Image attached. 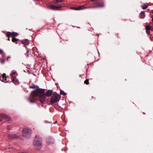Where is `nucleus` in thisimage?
Masks as SVG:
<instances>
[{"instance_id":"nucleus-10","label":"nucleus","mask_w":153,"mask_h":153,"mask_svg":"<svg viewBox=\"0 0 153 153\" xmlns=\"http://www.w3.org/2000/svg\"><path fill=\"white\" fill-rule=\"evenodd\" d=\"M21 43L24 45V46H25V48L27 49V47L26 46L28 45L29 43V41L27 39H24L20 41Z\"/></svg>"},{"instance_id":"nucleus-24","label":"nucleus","mask_w":153,"mask_h":153,"mask_svg":"<svg viewBox=\"0 0 153 153\" xmlns=\"http://www.w3.org/2000/svg\"><path fill=\"white\" fill-rule=\"evenodd\" d=\"M49 140V139H47V143L48 144H51L53 143V142H50V141Z\"/></svg>"},{"instance_id":"nucleus-22","label":"nucleus","mask_w":153,"mask_h":153,"mask_svg":"<svg viewBox=\"0 0 153 153\" xmlns=\"http://www.w3.org/2000/svg\"><path fill=\"white\" fill-rule=\"evenodd\" d=\"M60 94L61 95H64V96H65V95L66 94V93L65 92L63 91L62 90H60Z\"/></svg>"},{"instance_id":"nucleus-9","label":"nucleus","mask_w":153,"mask_h":153,"mask_svg":"<svg viewBox=\"0 0 153 153\" xmlns=\"http://www.w3.org/2000/svg\"><path fill=\"white\" fill-rule=\"evenodd\" d=\"M0 117H1V118H0V122L2 120L3 118L5 119H9L10 117L8 115L2 113L0 114Z\"/></svg>"},{"instance_id":"nucleus-14","label":"nucleus","mask_w":153,"mask_h":153,"mask_svg":"<svg viewBox=\"0 0 153 153\" xmlns=\"http://www.w3.org/2000/svg\"><path fill=\"white\" fill-rule=\"evenodd\" d=\"M11 79L12 81L15 84H17L18 82V79L15 76H12Z\"/></svg>"},{"instance_id":"nucleus-17","label":"nucleus","mask_w":153,"mask_h":153,"mask_svg":"<svg viewBox=\"0 0 153 153\" xmlns=\"http://www.w3.org/2000/svg\"><path fill=\"white\" fill-rule=\"evenodd\" d=\"M146 31H148L150 30L152 31L153 30V28L151 26L149 25H147L146 27Z\"/></svg>"},{"instance_id":"nucleus-29","label":"nucleus","mask_w":153,"mask_h":153,"mask_svg":"<svg viewBox=\"0 0 153 153\" xmlns=\"http://www.w3.org/2000/svg\"><path fill=\"white\" fill-rule=\"evenodd\" d=\"M146 31L147 32V34H149V35H152L151 34V33H150V32L149 31Z\"/></svg>"},{"instance_id":"nucleus-30","label":"nucleus","mask_w":153,"mask_h":153,"mask_svg":"<svg viewBox=\"0 0 153 153\" xmlns=\"http://www.w3.org/2000/svg\"><path fill=\"white\" fill-rule=\"evenodd\" d=\"M11 58L10 56H8L7 57V61H8V59L9 58Z\"/></svg>"},{"instance_id":"nucleus-26","label":"nucleus","mask_w":153,"mask_h":153,"mask_svg":"<svg viewBox=\"0 0 153 153\" xmlns=\"http://www.w3.org/2000/svg\"><path fill=\"white\" fill-rule=\"evenodd\" d=\"M84 83L86 85H88L89 84L88 79H86L84 81Z\"/></svg>"},{"instance_id":"nucleus-25","label":"nucleus","mask_w":153,"mask_h":153,"mask_svg":"<svg viewBox=\"0 0 153 153\" xmlns=\"http://www.w3.org/2000/svg\"><path fill=\"white\" fill-rule=\"evenodd\" d=\"M55 4H57L58 2H61L63 1V0H55Z\"/></svg>"},{"instance_id":"nucleus-35","label":"nucleus","mask_w":153,"mask_h":153,"mask_svg":"<svg viewBox=\"0 0 153 153\" xmlns=\"http://www.w3.org/2000/svg\"><path fill=\"white\" fill-rule=\"evenodd\" d=\"M49 139V140H52V141H53V140H52L51 139Z\"/></svg>"},{"instance_id":"nucleus-4","label":"nucleus","mask_w":153,"mask_h":153,"mask_svg":"<svg viewBox=\"0 0 153 153\" xmlns=\"http://www.w3.org/2000/svg\"><path fill=\"white\" fill-rule=\"evenodd\" d=\"M22 135L26 138L30 137L31 133V130L29 128H24L22 130Z\"/></svg>"},{"instance_id":"nucleus-15","label":"nucleus","mask_w":153,"mask_h":153,"mask_svg":"<svg viewBox=\"0 0 153 153\" xmlns=\"http://www.w3.org/2000/svg\"><path fill=\"white\" fill-rule=\"evenodd\" d=\"M34 97H32L30 95V97L29 98V101L31 103H34L36 102V100L34 99Z\"/></svg>"},{"instance_id":"nucleus-16","label":"nucleus","mask_w":153,"mask_h":153,"mask_svg":"<svg viewBox=\"0 0 153 153\" xmlns=\"http://www.w3.org/2000/svg\"><path fill=\"white\" fill-rule=\"evenodd\" d=\"M19 41V39H17L15 37H13L12 38V41L13 42L15 43L16 44Z\"/></svg>"},{"instance_id":"nucleus-23","label":"nucleus","mask_w":153,"mask_h":153,"mask_svg":"<svg viewBox=\"0 0 153 153\" xmlns=\"http://www.w3.org/2000/svg\"><path fill=\"white\" fill-rule=\"evenodd\" d=\"M5 60L4 59H2L0 58V62L1 64H3L4 63Z\"/></svg>"},{"instance_id":"nucleus-19","label":"nucleus","mask_w":153,"mask_h":153,"mask_svg":"<svg viewBox=\"0 0 153 153\" xmlns=\"http://www.w3.org/2000/svg\"><path fill=\"white\" fill-rule=\"evenodd\" d=\"M140 16L142 18H144L145 16V13L143 11H142L140 14Z\"/></svg>"},{"instance_id":"nucleus-36","label":"nucleus","mask_w":153,"mask_h":153,"mask_svg":"<svg viewBox=\"0 0 153 153\" xmlns=\"http://www.w3.org/2000/svg\"><path fill=\"white\" fill-rule=\"evenodd\" d=\"M143 114H145V113H144V112H143Z\"/></svg>"},{"instance_id":"nucleus-13","label":"nucleus","mask_w":153,"mask_h":153,"mask_svg":"<svg viewBox=\"0 0 153 153\" xmlns=\"http://www.w3.org/2000/svg\"><path fill=\"white\" fill-rule=\"evenodd\" d=\"M52 92L53 91L52 90H48L46 92V93L45 94V97L46 96L48 97H49L52 94Z\"/></svg>"},{"instance_id":"nucleus-18","label":"nucleus","mask_w":153,"mask_h":153,"mask_svg":"<svg viewBox=\"0 0 153 153\" xmlns=\"http://www.w3.org/2000/svg\"><path fill=\"white\" fill-rule=\"evenodd\" d=\"M39 87L37 85L35 84H32L31 85L29 86V88H38Z\"/></svg>"},{"instance_id":"nucleus-27","label":"nucleus","mask_w":153,"mask_h":153,"mask_svg":"<svg viewBox=\"0 0 153 153\" xmlns=\"http://www.w3.org/2000/svg\"><path fill=\"white\" fill-rule=\"evenodd\" d=\"M3 53V51L1 49H0V54H2Z\"/></svg>"},{"instance_id":"nucleus-21","label":"nucleus","mask_w":153,"mask_h":153,"mask_svg":"<svg viewBox=\"0 0 153 153\" xmlns=\"http://www.w3.org/2000/svg\"><path fill=\"white\" fill-rule=\"evenodd\" d=\"M148 7V5L147 4H144L142 6V8L143 9L145 10Z\"/></svg>"},{"instance_id":"nucleus-2","label":"nucleus","mask_w":153,"mask_h":153,"mask_svg":"<svg viewBox=\"0 0 153 153\" xmlns=\"http://www.w3.org/2000/svg\"><path fill=\"white\" fill-rule=\"evenodd\" d=\"M33 145L34 147L37 150H39L42 147L41 140L38 135H36L33 142Z\"/></svg>"},{"instance_id":"nucleus-11","label":"nucleus","mask_w":153,"mask_h":153,"mask_svg":"<svg viewBox=\"0 0 153 153\" xmlns=\"http://www.w3.org/2000/svg\"><path fill=\"white\" fill-rule=\"evenodd\" d=\"M7 36H11V37L12 38L13 37H15L18 34L16 32H8L7 33Z\"/></svg>"},{"instance_id":"nucleus-3","label":"nucleus","mask_w":153,"mask_h":153,"mask_svg":"<svg viewBox=\"0 0 153 153\" xmlns=\"http://www.w3.org/2000/svg\"><path fill=\"white\" fill-rule=\"evenodd\" d=\"M61 98V96L56 93H54L51 98L50 102L51 104L58 102Z\"/></svg>"},{"instance_id":"nucleus-33","label":"nucleus","mask_w":153,"mask_h":153,"mask_svg":"<svg viewBox=\"0 0 153 153\" xmlns=\"http://www.w3.org/2000/svg\"><path fill=\"white\" fill-rule=\"evenodd\" d=\"M29 53V51H27V55H28V53Z\"/></svg>"},{"instance_id":"nucleus-5","label":"nucleus","mask_w":153,"mask_h":153,"mask_svg":"<svg viewBox=\"0 0 153 153\" xmlns=\"http://www.w3.org/2000/svg\"><path fill=\"white\" fill-rule=\"evenodd\" d=\"M94 5V7L96 8H100L104 7V3L103 2H96L92 4Z\"/></svg>"},{"instance_id":"nucleus-6","label":"nucleus","mask_w":153,"mask_h":153,"mask_svg":"<svg viewBox=\"0 0 153 153\" xmlns=\"http://www.w3.org/2000/svg\"><path fill=\"white\" fill-rule=\"evenodd\" d=\"M9 76H6L5 74H4L1 76H0V80L4 82H9Z\"/></svg>"},{"instance_id":"nucleus-28","label":"nucleus","mask_w":153,"mask_h":153,"mask_svg":"<svg viewBox=\"0 0 153 153\" xmlns=\"http://www.w3.org/2000/svg\"><path fill=\"white\" fill-rule=\"evenodd\" d=\"M16 73V71H13L12 72L11 75H14Z\"/></svg>"},{"instance_id":"nucleus-34","label":"nucleus","mask_w":153,"mask_h":153,"mask_svg":"<svg viewBox=\"0 0 153 153\" xmlns=\"http://www.w3.org/2000/svg\"><path fill=\"white\" fill-rule=\"evenodd\" d=\"M91 1H96V0H91Z\"/></svg>"},{"instance_id":"nucleus-1","label":"nucleus","mask_w":153,"mask_h":153,"mask_svg":"<svg viewBox=\"0 0 153 153\" xmlns=\"http://www.w3.org/2000/svg\"><path fill=\"white\" fill-rule=\"evenodd\" d=\"M44 90V89L38 88L36 90H34L32 91L30 94L31 97H32L36 96L39 97L40 101L43 103L46 98Z\"/></svg>"},{"instance_id":"nucleus-31","label":"nucleus","mask_w":153,"mask_h":153,"mask_svg":"<svg viewBox=\"0 0 153 153\" xmlns=\"http://www.w3.org/2000/svg\"><path fill=\"white\" fill-rule=\"evenodd\" d=\"M45 122L46 123H51V122H48V121H45Z\"/></svg>"},{"instance_id":"nucleus-12","label":"nucleus","mask_w":153,"mask_h":153,"mask_svg":"<svg viewBox=\"0 0 153 153\" xmlns=\"http://www.w3.org/2000/svg\"><path fill=\"white\" fill-rule=\"evenodd\" d=\"M71 9L74 10H82L84 8L83 6L82 5L78 7H72L71 8Z\"/></svg>"},{"instance_id":"nucleus-32","label":"nucleus","mask_w":153,"mask_h":153,"mask_svg":"<svg viewBox=\"0 0 153 153\" xmlns=\"http://www.w3.org/2000/svg\"><path fill=\"white\" fill-rule=\"evenodd\" d=\"M11 36H8V40L10 41V39H9V37H10Z\"/></svg>"},{"instance_id":"nucleus-7","label":"nucleus","mask_w":153,"mask_h":153,"mask_svg":"<svg viewBox=\"0 0 153 153\" xmlns=\"http://www.w3.org/2000/svg\"><path fill=\"white\" fill-rule=\"evenodd\" d=\"M62 7L60 5L59 6L52 5L48 6V8L49 9L54 10H60L61 9Z\"/></svg>"},{"instance_id":"nucleus-20","label":"nucleus","mask_w":153,"mask_h":153,"mask_svg":"<svg viewBox=\"0 0 153 153\" xmlns=\"http://www.w3.org/2000/svg\"><path fill=\"white\" fill-rule=\"evenodd\" d=\"M84 8L82 10L85 9H90V8H95L94 7V5H93L92 6H90V7H85L84 6H83Z\"/></svg>"},{"instance_id":"nucleus-8","label":"nucleus","mask_w":153,"mask_h":153,"mask_svg":"<svg viewBox=\"0 0 153 153\" xmlns=\"http://www.w3.org/2000/svg\"><path fill=\"white\" fill-rule=\"evenodd\" d=\"M20 136L15 134H10L8 135V137L9 139H16L20 138Z\"/></svg>"}]
</instances>
